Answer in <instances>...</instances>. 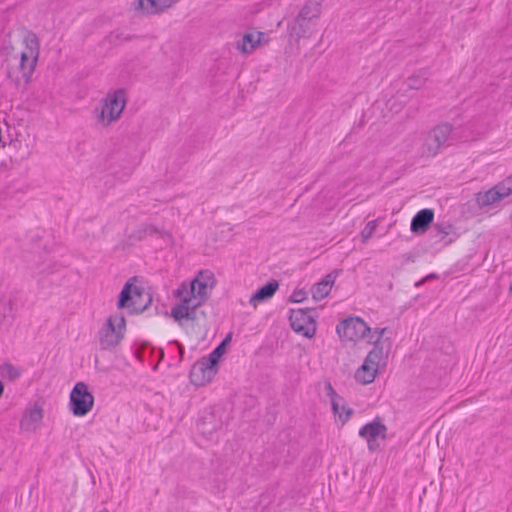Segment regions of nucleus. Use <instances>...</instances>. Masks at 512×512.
Returning <instances> with one entry per match:
<instances>
[{"instance_id": "1", "label": "nucleus", "mask_w": 512, "mask_h": 512, "mask_svg": "<svg viewBox=\"0 0 512 512\" xmlns=\"http://www.w3.org/2000/svg\"><path fill=\"white\" fill-rule=\"evenodd\" d=\"M133 280H136V277H132L124 284L118 295L117 308L128 309L129 314H140L151 304L152 297L145 293L143 288L133 285Z\"/></svg>"}, {"instance_id": "2", "label": "nucleus", "mask_w": 512, "mask_h": 512, "mask_svg": "<svg viewBox=\"0 0 512 512\" xmlns=\"http://www.w3.org/2000/svg\"><path fill=\"white\" fill-rule=\"evenodd\" d=\"M125 329L126 320L123 313L110 316L99 332L101 349L109 350L116 347L124 337Z\"/></svg>"}, {"instance_id": "3", "label": "nucleus", "mask_w": 512, "mask_h": 512, "mask_svg": "<svg viewBox=\"0 0 512 512\" xmlns=\"http://www.w3.org/2000/svg\"><path fill=\"white\" fill-rule=\"evenodd\" d=\"M24 43L26 51L20 54L19 70L25 82H29L39 56V40L35 33L29 31L24 38Z\"/></svg>"}, {"instance_id": "4", "label": "nucleus", "mask_w": 512, "mask_h": 512, "mask_svg": "<svg viewBox=\"0 0 512 512\" xmlns=\"http://www.w3.org/2000/svg\"><path fill=\"white\" fill-rule=\"evenodd\" d=\"M94 396L84 382H77L70 392L69 408L74 416L83 417L93 408Z\"/></svg>"}, {"instance_id": "5", "label": "nucleus", "mask_w": 512, "mask_h": 512, "mask_svg": "<svg viewBox=\"0 0 512 512\" xmlns=\"http://www.w3.org/2000/svg\"><path fill=\"white\" fill-rule=\"evenodd\" d=\"M336 331L341 338L356 342L367 337L371 333V328L360 317L351 316L342 320L336 326Z\"/></svg>"}, {"instance_id": "6", "label": "nucleus", "mask_w": 512, "mask_h": 512, "mask_svg": "<svg viewBox=\"0 0 512 512\" xmlns=\"http://www.w3.org/2000/svg\"><path fill=\"white\" fill-rule=\"evenodd\" d=\"M314 309H291L290 310V325L291 328L297 333L306 338L314 337L316 333V322L311 312Z\"/></svg>"}, {"instance_id": "7", "label": "nucleus", "mask_w": 512, "mask_h": 512, "mask_svg": "<svg viewBox=\"0 0 512 512\" xmlns=\"http://www.w3.org/2000/svg\"><path fill=\"white\" fill-rule=\"evenodd\" d=\"M126 105V93L124 89H118L113 94L103 99L102 109L99 114V119L104 121L107 118L106 125L116 121L123 112Z\"/></svg>"}, {"instance_id": "8", "label": "nucleus", "mask_w": 512, "mask_h": 512, "mask_svg": "<svg viewBox=\"0 0 512 512\" xmlns=\"http://www.w3.org/2000/svg\"><path fill=\"white\" fill-rule=\"evenodd\" d=\"M386 432L387 427L382 423L379 417H376L372 422L360 428L359 436L366 439L370 451H376L380 447L377 439H386Z\"/></svg>"}, {"instance_id": "9", "label": "nucleus", "mask_w": 512, "mask_h": 512, "mask_svg": "<svg viewBox=\"0 0 512 512\" xmlns=\"http://www.w3.org/2000/svg\"><path fill=\"white\" fill-rule=\"evenodd\" d=\"M511 195V189L504 182L498 183L485 192H477L474 195L475 202L480 209L499 203L505 197Z\"/></svg>"}, {"instance_id": "10", "label": "nucleus", "mask_w": 512, "mask_h": 512, "mask_svg": "<svg viewBox=\"0 0 512 512\" xmlns=\"http://www.w3.org/2000/svg\"><path fill=\"white\" fill-rule=\"evenodd\" d=\"M218 371V367L212 365L202 357L196 361L190 370V381L195 386H204L209 383Z\"/></svg>"}, {"instance_id": "11", "label": "nucleus", "mask_w": 512, "mask_h": 512, "mask_svg": "<svg viewBox=\"0 0 512 512\" xmlns=\"http://www.w3.org/2000/svg\"><path fill=\"white\" fill-rule=\"evenodd\" d=\"M386 328H376L374 330V335H371L369 338V342L374 344L373 349L368 353L365 358V362L372 365L378 370L380 363L387 358L389 350H384L383 343H381V339L383 337Z\"/></svg>"}, {"instance_id": "12", "label": "nucleus", "mask_w": 512, "mask_h": 512, "mask_svg": "<svg viewBox=\"0 0 512 512\" xmlns=\"http://www.w3.org/2000/svg\"><path fill=\"white\" fill-rule=\"evenodd\" d=\"M315 25L314 21L301 19V15L297 14L294 20L288 24V31L290 36L298 41L301 38H309Z\"/></svg>"}, {"instance_id": "13", "label": "nucleus", "mask_w": 512, "mask_h": 512, "mask_svg": "<svg viewBox=\"0 0 512 512\" xmlns=\"http://www.w3.org/2000/svg\"><path fill=\"white\" fill-rule=\"evenodd\" d=\"M220 426L221 422L217 420L216 415L212 412L205 414L197 421V431L209 440L213 439V435Z\"/></svg>"}, {"instance_id": "14", "label": "nucleus", "mask_w": 512, "mask_h": 512, "mask_svg": "<svg viewBox=\"0 0 512 512\" xmlns=\"http://www.w3.org/2000/svg\"><path fill=\"white\" fill-rule=\"evenodd\" d=\"M434 220V211L432 209H422L415 214L411 221V231L415 234L424 233Z\"/></svg>"}, {"instance_id": "15", "label": "nucleus", "mask_w": 512, "mask_h": 512, "mask_svg": "<svg viewBox=\"0 0 512 512\" xmlns=\"http://www.w3.org/2000/svg\"><path fill=\"white\" fill-rule=\"evenodd\" d=\"M279 288L277 280L268 281L265 285L261 286L256 292L250 297L249 303L254 307L258 303L271 299Z\"/></svg>"}, {"instance_id": "16", "label": "nucleus", "mask_w": 512, "mask_h": 512, "mask_svg": "<svg viewBox=\"0 0 512 512\" xmlns=\"http://www.w3.org/2000/svg\"><path fill=\"white\" fill-rule=\"evenodd\" d=\"M43 418V410L35 405L27 409L20 421V428L25 431H34Z\"/></svg>"}, {"instance_id": "17", "label": "nucleus", "mask_w": 512, "mask_h": 512, "mask_svg": "<svg viewBox=\"0 0 512 512\" xmlns=\"http://www.w3.org/2000/svg\"><path fill=\"white\" fill-rule=\"evenodd\" d=\"M325 390L327 396L331 400V406L334 414L339 416L343 424L346 423L349 420L350 416L353 414V409L349 407H342V409L345 410V416L343 417L342 413H339V401H343V398L336 393L332 384L329 381L325 383Z\"/></svg>"}, {"instance_id": "18", "label": "nucleus", "mask_w": 512, "mask_h": 512, "mask_svg": "<svg viewBox=\"0 0 512 512\" xmlns=\"http://www.w3.org/2000/svg\"><path fill=\"white\" fill-rule=\"evenodd\" d=\"M261 36H263L262 32H258L257 37L252 33H245L242 36V38L237 41L236 49L239 50L243 54L251 53L260 44Z\"/></svg>"}, {"instance_id": "19", "label": "nucleus", "mask_w": 512, "mask_h": 512, "mask_svg": "<svg viewBox=\"0 0 512 512\" xmlns=\"http://www.w3.org/2000/svg\"><path fill=\"white\" fill-rule=\"evenodd\" d=\"M322 2L323 0L306 1L298 13L301 15V19H308L316 22L322 12Z\"/></svg>"}, {"instance_id": "20", "label": "nucleus", "mask_w": 512, "mask_h": 512, "mask_svg": "<svg viewBox=\"0 0 512 512\" xmlns=\"http://www.w3.org/2000/svg\"><path fill=\"white\" fill-rule=\"evenodd\" d=\"M376 374L377 369L364 361L356 370L355 379L357 382L367 385L374 381Z\"/></svg>"}, {"instance_id": "21", "label": "nucleus", "mask_w": 512, "mask_h": 512, "mask_svg": "<svg viewBox=\"0 0 512 512\" xmlns=\"http://www.w3.org/2000/svg\"><path fill=\"white\" fill-rule=\"evenodd\" d=\"M452 130H453V127L451 124L442 123V124L434 127L429 132V135L436 143H438V146L441 147L448 140Z\"/></svg>"}, {"instance_id": "22", "label": "nucleus", "mask_w": 512, "mask_h": 512, "mask_svg": "<svg viewBox=\"0 0 512 512\" xmlns=\"http://www.w3.org/2000/svg\"><path fill=\"white\" fill-rule=\"evenodd\" d=\"M208 282L196 277L190 284V294L193 298L199 297L202 301L208 298Z\"/></svg>"}, {"instance_id": "23", "label": "nucleus", "mask_w": 512, "mask_h": 512, "mask_svg": "<svg viewBox=\"0 0 512 512\" xmlns=\"http://www.w3.org/2000/svg\"><path fill=\"white\" fill-rule=\"evenodd\" d=\"M178 1L179 0H147L146 9L148 14H160Z\"/></svg>"}, {"instance_id": "24", "label": "nucleus", "mask_w": 512, "mask_h": 512, "mask_svg": "<svg viewBox=\"0 0 512 512\" xmlns=\"http://www.w3.org/2000/svg\"><path fill=\"white\" fill-rule=\"evenodd\" d=\"M428 69H421L417 73L413 74L407 79V86L409 89L418 90L420 89L429 77Z\"/></svg>"}, {"instance_id": "25", "label": "nucleus", "mask_w": 512, "mask_h": 512, "mask_svg": "<svg viewBox=\"0 0 512 512\" xmlns=\"http://www.w3.org/2000/svg\"><path fill=\"white\" fill-rule=\"evenodd\" d=\"M440 146L428 134L425 142L421 147V156L426 158L435 157L439 152Z\"/></svg>"}, {"instance_id": "26", "label": "nucleus", "mask_w": 512, "mask_h": 512, "mask_svg": "<svg viewBox=\"0 0 512 512\" xmlns=\"http://www.w3.org/2000/svg\"><path fill=\"white\" fill-rule=\"evenodd\" d=\"M434 229L437 230V233L441 235V240H443L446 236L453 235L454 238L449 239L448 243H451L458 237L455 227L449 222H439L434 224Z\"/></svg>"}, {"instance_id": "27", "label": "nucleus", "mask_w": 512, "mask_h": 512, "mask_svg": "<svg viewBox=\"0 0 512 512\" xmlns=\"http://www.w3.org/2000/svg\"><path fill=\"white\" fill-rule=\"evenodd\" d=\"M0 375L6 380L14 381L20 377L21 370L10 362H5L0 366Z\"/></svg>"}, {"instance_id": "28", "label": "nucleus", "mask_w": 512, "mask_h": 512, "mask_svg": "<svg viewBox=\"0 0 512 512\" xmlns=\"http://www.w3.org/2000/svg\"><path fill=\"white\" fill-rule=\"evenodd\" d=\"M188 309V299L185 297L181 300V302L175 305L171 310V316L174 320L181 324L183 319H186Z\"/></svg>"}, {"instance_id": "29", "label": "nucleus", "mask_w": 512, "mask_h": 512, "mask_svg": "<svg viewBox=\"0 0 512 512\" xmlns=\"http://www.w3.org/2000/svg\"><path fill=\"white\" fill-rule=\"evenodd\" d=\"M159 233L158 229L150 224H143L137 230H135L132 234L137 240L143 239L146 235H154Z\"/></svg>"}, {"instance_id": "30", "label": "nucleus", "mask_w": 512, "mask_h": 512, "mask_svg": "<svg viewBox=\"0 0 512 512\" xmlns=\"http://www.w3.org/2000/svg\"><path fill=\"white\" fill-rule=\"evenodd\" d=\"M225 350L222 346L218 345L213 349L211 353L208 354V356H205L204 358L208 360L212 365L218 367V362L222 355L225 353Z\"/></svg>"}, {"instance_id": "31", "label": "nucleus", "mask_w": 512, "mask_h": 512, "mask_svg": "<svg viewBox=\"0 0 512 512\" xmlns=\"http://www.w3.org/2000/svg\"><path fill=\"white\" fill-rule=\"evenodd\" d=\"M330 290L331 289L328 287L324 288L323 286H320V282L316 283L315 285H313L311 289L313 299L322 300L323 298L328 296Z\"/></svg>"}, {"instance_id": "32", "label": "nucleus", "mask_w": 512, "mask_h": 512, "mask_svg": "<svg viewBox=\"0 0 512 512\" xmlns=\"http://www.w3.org/2000/svg\"><path fill=\"white\" fill-rule=\"evenodd\" d=\"M377 227V220L369 221L361 231L362 242L365 243L374 233Z\"/></svg>"}, {"instance_id": "33", "label": "nucleus", "mask_w": 512, "mask_h": 512, "mask_svg": "<svg viewBox=\"0 0 512 512\" xmlns=\"http://www.w3.org/2000/svg\"><path fill=\"white\" fill-rule=\"evenodd\" d=\"M338 275V270H334L330 273H328L327 275H325V277L320 281V286H323L324 288L325 287H328V288H332V285L334 284L335 282V279Z\"/></svg>"}, {"instance_id": "34", "label": "nucleus", "mask_w": 512, "mask_h": 512, "mask_svg": "<svg viewBox=\"0 0 512 512\" xmlns=\"http://www.w3.org/2000/svg\"><path fill=\"white\" fill-rule=\"evenodd\" d=\"M306 298V293L302 290H295L290 296V301L300 303Z\"/></svg>"}, {"instance_id": "35", "label": "nucleus", "mask_w": 512, "mask_h": 512, "mask_svg": "<svg viewBox=\"0 0 512 512\" xmlns=\"http://www.w3.org/2000/svg\"><path fill=\"white\" fill-rule=\"evenodd\" d=\"M147 0H135L133 6L135 10H141L143 14L149 15L146 9Z\"/></svg>"}, {"instance_id": "36", "label": "nucleus", "mask_w": 512, "mask_h": 512, "mask_svg": "<svg viewBox=\"0 0 512 512\" xmlns=\"http://www.w3.org/2000/svg\"><path fill=\"white\" fill-rule=\"evenodd\" d=\"M197 310L195 309H191L188 307L187 309V315H186V320H191V321H195L197 320Z\"/></svg>"}, {"instance_id": "37", "label": "nucleus", "mask_w": 512, "mask_h": 512, "mask_svg": "<svg viewBox=\"0 0 512 512\" xmlns=\"http://www.w3.org/2000/svg\"><path fill=\"white\" fill-rule=\"evenodd\" d=\"M115 37H116L117 39L124 40V41H130V40H132V39H134V38H135V36H133V35H130V34H124V33H122V32H121V33H116V34H115Z\"/></svg>"}, {"instance_id": "38", "label": "nucleus", "mask_w": 512, "mask_h": 512, "mask_svg": "<svg viewBox=\"0 0 512 512\" xmlns=\"http://www.w3.org/2000/svg\"><path fill=\"white\" fill-rule=\"evenodd\" d=\"M189 299V308L197 310V308L204 302L199 298V301L193 302L191 298Z\"/></svg>"}, {"instance_id": "39", "label": "nucleus", "mask_w": 512, "mask_h": 512, "mask_svg": "<svg viewBox=\"0 0 512 512\" xmlns=\"http://www.w3.org/2000/svg\"><path fill=\"white\" fill-rule=\"evenodd\" d=\"M231 339H232V334L228 333L226 335V337L220 342L219 345L222 346L224 349H226V346L228 343H230Z\"/></svg>"}, {"instance_id": "40", "label": "nucleus", "mask_w": 512, "mask_h": 512, "mask_svg": "<svg viewBox=\"0 0 512 512\" xmlns=\"http://www.w3.org/2000/svg\"><path fill=\"white\" fill-rule=\"evenodd\" d=\"M506 185H507V188L508 189H511V194H512V175L510 177H508L505 181H503Z\"/></svg>"}, {"instance_id": "41", "label": "nucleus", "mask_w": 512, "mask_h": 512, "mask_svg": "<svg viewBox=\"0 0 512 512\" xmlns=\"http://www.w3.org/2000/svg\"><path fill=\"white\" fill-rule=\"evenodd\" d=\"M437 278V275L435 273H431L428 276H426L422 281H425L427 279Z\"/></svg>"}, {"instance_id": "42", "label": "nucleus", "mask_w": 512, "mask_h": 512, "mask_svg": "<svg viewBox=\"0 0 512 512\" xmlns=\"http://www.w3.org/2000/svg\"><path fill=\"white\" fill-rule=\"evenodd\" d=\"M342 401H339L341 403ZM342 407H346L345 405L339 404V413H342L343 417L345 416V410L342 409Z\"/></svg>"}, {"instance_id": "43", "label": "nucleus", "mask_w": 512, "mask_h": 512, "mask_svg": "<svg viewBox=\"0 0 512 512\" xmlns=\"http://www.w3.org/2000/svg\"><path fill=\"white\" fill-rule=\"evenodd\" d=\"M508 5H509V7H510L509 15H510V17H512V0H509Z\"/></svg>"}, {"instance_id": "44", "label": "nucleus", "mask_w": 512, "mask_h": 512, "mask_svg": "<svg viewBox=\"0 0 512 512\" xmlns=\"http://www.w3.org/2000/svg\"><path fill=\"white\" fill-rule=\"evenodd\" d=\"M205 273H209V272H208V271H205V272H204V271H201V272L199 273V276H200L201 278H203Z\"/></svg>"}, {"instance_id": "45", "label": "nucleus", "mask_w": 512, "mask_h": 512, "mask_svg": "<svg viewBox=\"0 0 512 512\" xmlns=\"http://www.w3.org/2000/svg\"><path fill=\"white\" fill-rule=\"evenodd\" d=\"M207 279H208V280H209V279L214 280V276H213V274H211V273H210L209 275H207Z\"/></svg>"}, {"instance_id": "46", "label": "nucleus", "mask_w": 512, "mask_h": 512, "mask_svg": "<svg viewBox=\"0 0 512 512\" xmlns=\"http://www.w3.org/2000/svg\"><path fill=\"white\" fill-rule=\"evenodd\" d=\"M3 49H5L6 53L8 54L9 53V49H12V47L11 46L10 47H6L5 46V47H3Z\"/></svg>"}, {"instance_id": "47", "label": "nucleus", "mask_w": 512, "mask_h": 512, "mask_svg": "<svg viewBox=\"0 0 512 512\" xmlns=\"http://www.w3.org/2000/svg\"><path fill=\"white\" fill-rule=\"evenodd\" d=\"M98 512H109V511L106 508H104V509H102V510H100Z\"/></svg>"}, {"instance_id": "48", "label": "nucleus", "mask_w": 512, "mask_h": 512, "mask_svg": "<svg viewBox=\"0 0 512 512\" xmlns=\"http://www.w3.org/2000/svg\"><path fill=\"white\" fill-rule=\"evenodd\" d=\"M141 301H142V298H137L138 303H141Z\"/></svg>"}]
</instances>
